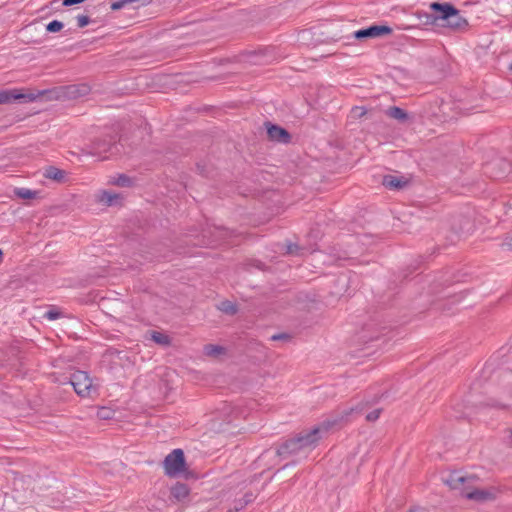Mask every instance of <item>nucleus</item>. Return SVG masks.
Wrapping results in <instances>:
<instances>
[{
    "label": "nucleus",
    "instance_id": "nucleus-1",
    "mask_svg": "<svg viewBox=\"0 0 512 512\" xmlns=\"http://www.w3.org/2000/svg\"><path fill=\"white\" fill-rule=\"evenodd\" d=\"M362 411L363 407L356 406L337 412L310 431H302L297 436L285 441L277 449V454L279 456H286L311 451L320 440L321 432L328 431L330 428L339 425L341 422L347 420L353 413L361 414Z\"/></svg>",
    "mask_w": 512,
    "mask_h": 512
},
{
    "label": "nucleus",
    "instance_id": "nucleus-2",
    "mask_svg": "<svg viewBox=\"0 0 512 512\" xmlns=\"http://www.w3.org/2000/svg\"><path fill=\"white\" fill-rule=\"evenodd\" d=\"M474 481L475 478L473 476L465 477L458 472L451 473L445 479V483L451 489H460L463 486L462 494L469 500L482 503L494 499L495 495L490 490L471 488L470 484Z\"/></svg>",
    "mask_w": 512,
    "mask_h": 512
},
{
    "label": "nucleus",
    "instance_id": "nucleus-3",
    "mask_svg": "<svg viewBox=\"0 0 512 512\" xmlns=\"http://www.w3.org/2000/svg\"><path fill=\"white\" fill-rule=\"evenodd\" d=\"M430 8L431 10L440 13V15L432 20V15L425 14L427 23L434 22L436 19H441L446 22V26L453 29H461L468 25L466 19L460 15L459 10L450 3L433 2L430 4Z\"/></svg>",
    "mask_w": 512,
    "mask_h": 512
},
{
    "label": "nucleus",
    "instance_id": "nucleus-4",
    "mask_svg": "<svg viewBox=\"0 0 512 512\" xmlns=\"http://www.w3.org/2000/svg\"><path fill=\"white\" fill-rule=\"evenodd\" d=\"M84 151L88 155L96 156L100 160H104L118 153L119 150L115 138L112 136H106L104 138L94 140L84 149Z\"/></svg>",
    "mask_w": 512,
    "mask_h": 512
},
{
    "label": "nucleus",
    "instance_id": "nucleus-5",
    "mask_svg": "<svg viewBox=\"0 0 512 512\" xmlns=\"http://www.w3.org/2000/svg\"><path fill=\"white\" fill-rule=\"evenodd\" d=\"M230 234L231 232L224 227L208 226L203 229L201 238L192 241V244L197 246H215L227 239Z\"/></svg>",
    "mask_w": 512,
    "mask_h": 512
},
{
    "label": "nucleus",
    "instance_id": "nucleus-6",
    "mask_svg": "<svg viewBox=\"0 0 512 512\" xmlns=\"http://www.w3.org/2000/svg\"><path fill=\"white\" fill-rule=\"evenodd\" d=\"M163 466L165 473L168 476H175L181 473L185 468L183 451L181 449H174L165 457Z\"/></svg>",
    "mask_w": 512,
    "mask_h": 512
},
{
    "label": "nucleus",
    "instance_id": "nucleus-7",
    "mask_svg": "<svg viewBox=\"0 0 512 512\" xmlns=\"http://www.w3.org/2000/svg\"><path fill=\"white\" fill-rule=\"evenodd\" d=\"M74 391L81 397L89 396L92 389V380L89 375L84 371H75L68 382Z\"/></svg>",
    "mask_w": 512,
    "mask_h": 512
},
{
    "label": "nucleus",
    "instance_id": "nucleus-8",
    "mask_svg": "<svg viewBox=\"0 0 512 512\" xmlns=\"http://www.w3.org/2000/svg\"><path fill=\"white\" fill-rule=\"evenodd\" d=\"M392 33V29L385 25H372L365 29H360L354 33L356 39L363 40L367 38H376L382 35Z\"/></svg>",
    "mask_w": 512,
    "mask_h": 512
},
{
    "label": "nucleus",
    "instance_id": "nucleus-9",
    "mask_svg": "<svg viewBox=\"0 0 512 512\" xmlns=\"http://www.w3.org/2000/svg\"><path fill=\"white\" fill-rule=\"evenodd\" d=\"M409 181L404 176L385 175L382 180L384 187L390 190H401L408 185Z\"/></svg>",
    "mask_w": 512,
    "mask_h": 512
},
{
    "label": "nucleus",
    "instance_id": "nucleus-10",
    "mask_svg": "<svg viewBox=\"0 0 512 512\" xmlns=\"http://www.w3.org/2000/svg\"><path fill=\"white\" fill-rule=\"evenodd\" d=\"M268 137L280 143H288L290 141V134L284 128L277 125H270L267 128Z\"/></svg>",
    "mask_w": 512,
    "mask_h": 512
},
{
    "label": "nucleus",
    "instance_id": "nucleus-11",
    "mask_svg": "<svg viewBox=\"0 0 512 512\" xmlns=\"http://www.w3.org/2000/svg\"><path fill=\"white\" fill-rule=\"evenodd\" d=\"M96 200L106 206H116L121 204V196L120 194L111 192V191H100L96 195Z\"/></svg>",
    "mask_w": 512,
    "mask_h": 512
},
{
    "label": "nucleus",
    "instance_id": "nucleus-12",
    "mask_svg": "<svg viewBox=\"0 0 512 512\" xmlns=\"http://www.w3.org/2000/svg\"><path fill=\"white\" fill-rule=\"evenodd\" d=\"M90 92L87 84L70 85L65 88V95L70 99L86 96Z\"/></svg>",
    "mask_w": 512,
    "mask_h": 512
},
{
    "label": "nucleus",
    "instance_id": "nucleus-13",
    "mask_svg": "<svg viewBox=\"0 0 512 512\" xmlns=\"http://www.w3.org/2000/svg\"><path fill=\"white\" fill-rule=\"evenodd\" d=\"M385 114L388 117L395 119L402 124L408 123L411 118L410 115L405 110H403L402 108L397 107V106L389 107L385 111Z\"/></svg>",
    "mask_w": 512,
    "mask_h": 512
},
{
    "label": "nucleus",
    "instance_id": "nucleus-14",
    "mask_svg": "<svg viewBox=\"0 0 512 512\" xmlns=\"http://www.w3.org/2000/svg\"><path fill=\"white\" fill-rule=\"evenodd\" d=\"M43 176L57 183H63L66 179V172L54 166H49L45 168Z\"/></svg>",
    "mask_w": 512,
    "mask_h": 512
},
{
    "label": "nucleus",
    "instance_id": "nucleus-15",
    "mask_svg": "<svg viewBox=\"0 0 512 512\" xmlns=\"http://www.w3.org/2000/svg\"><path fill=\"white\" fill-rule=\"evenodd\" d=\"M44 92H39L38 94H24L20 92L17 89L11 90V101H24V102H33L35 101L39 96L43 95Z\"/></svg>",
    "mask_w": 512,
    "mask_h": 512
},
{
    "label": "nucleus",
    "instance_id": "nucleus-16",
    "mask_svg": "<svg viewBox=\"0 0 512 512\" xmlns=\"http://www.w3.org/2000/svg\"><path fill=\"white\" fill-rule=\"evenodd\" d=\"M171 495L177 501H183L189 495V488L186 484L178 482L171 488Z\"/></svg>",
    "mask_w": 512,
    "mask_h": 512
},
{
    "label": "nucleus",
    "instance_id": "nucleus-17",
    "mask_svg": "<svg viewBox=\"0 0 512 512\" xmlns=\"http://www.w3.org/2000/svg\"><path fill=\"white\" fill-rule=\"evenodd\" d=\"M216 307L222 313L230 316L235 315L238 312V306L229 300L221 301Z\"/></svg>",
    "mask_w": 512,
    "mask_h": 512
},
{
    "label": "nucleus",
    "instance_id": "nucleus-18",
    "mask_svg": "<svg viewBox=\"0 0 512 512\" xmlns=\"http://www.w3.org/2000/svg\"><path fill=\"white\" fill-rule=\"evenodd\" d=\"M300 247L297 244L285 243L278 244L277 248L274 250V253L278 254H295L300 252Z\"/></svg>",
    "mask_w": 512,
    "mask_h": 512
},
{
    "label": "nucleus",
    "instance_id": "nucleus-19",
    "mask_svg": "<svg viewBox=\"0 0 512 512\" xmlns=\"http://www.w3.org/2000/svg\"><path fill=\"white\" fill-rule=\"evenodd\" d=\"M151 339L161 346H169L171 343V339L168 335L158 331L151 332Z\"/></svg>",
    "mask_w": 512,
    "mask_h": 512
},
{
    "label": "nucleus",
    "instance_id": "nucleus-20",
    "mask_svg": "<svg viewBox=\"0 0 512 512\" xmlns=\"http://www.w3.org/2000/svg\"><path fill=\"white\" fill-rule=\"evenodd\" d=\"M224 348L219 345L207 344L204 346V354L206 356L217 357L224 353Z\"/></svg>",
    "mask_w": 512,
    "mask_h": 512
},
{
    "label": "nucleus",
    "instance_id": "nucleus-21",
    "mask_svg": "<svg viewBox=\"0 0 512 512\" xmlns=\"http://www.w3.org/2000/svg\"><path fill=\"white\" fill-rule=\"evenodd\" d=\"M110 183L119 187H130L133 184V180L127 175L121 174L110 180Z\"/></svg>",
    "mask_w": 512,
    "mask_h": 512
},
{
    "label": "nucleus",
    "instance_id": "nucleus-22",
    "mask_svg": "<svg viewBox=\"0 0 512 512\" xmlns=\"http://www.w3.org/2000/svg\"><path fill=\"white\" fill-rule=\"evenodd\" d=\"M14 194L21 199H33V198H35L37 192L32 191L28 188L21 187V188H16L14 190Z\"/></svg>",
    "mask_w": 512,
    "mask_h": 512
},
{
    "label": "nucleus",
    "instance_id": "nucleus-23",
    "mask_svg": "<svg viewBox=\"0 0 512 512\" xmlns=\"http://www.w3.org/2000/svg\"><path fill=\"white\" fill-rule=\"evenodd\" d=\"M97 416L103 420L112 419L114 416V411L107 407H101L97 411Z\"/></svg>",
    "mask_w": 512,
    "mask_h": 512
},
{
    "label": "nucleus",
    "instance_id": "nucleus-24",
    "mask_svg": "<svg viewBox=\"0 0 512 512\" xmlns=\"http://www.w3.org/2000/svg\"><path fill=\"white\" fill-rule=\"evenodd\" d=\"M62 316V313L57 309H50L46 311L43 315V317L49 321H54L59 319Z\"/></svg>",
    "mask_w": 512,
    "mask_h": 512
},
{
    "label": "nucleus",
    "instance_id": "nucleus-25",
    "mask_svg": "<svg viewBox=\"0 0 512 512\" xmlns=\"http://www.w3.org/2000/svg\"><path fill=\"white\" fill-rule=\"evenodd\" d=\"M63 28V23L58 20H53L46 26V30L51 33H56Z\"/></svg>",
    "mask_w": 512,
    "mask_h": 512
},
{
    "label": "nucleus",
    "instance_id": "nucleus-26",
    "mask_svg": "<svg viewBox=\"0 0 512 512\" xmlns=\"http://www.w3.org/2000/svg\"><path fill=\"white\" fill-rule=\"evenodd\" d=\"M471 227H472V224L470 223V221L468 219H464L463 224L456 231V234H458V235L466 234L470 231Z\"/></svg>",
    "mask_w": 512,
    "mask_h": 512
},
{
    "label": "nucleus",
    "instance_id": "nucleus-27",
    "mask_svg": "<svg viewBox=\"0 0 512 512\" xmlns=\"http://www.w3.org/2000/svg\"><path fill=\"white\" fill-rule=\"evenodd\" d=\"M76 20L79 28H84L91 22L90 18L87 15H78L76 17Z\"/></svg>",
    "mask_w": 512,
    "mask_h": 512
},
{
    "label": "nucleus",
    "instance_id": "nucleus-28",
    "mask_svg": "<svg viewBox=\"0 0 512 512\" xmlns=\"http://www.w3.org/2000/svg\"><path fill=\"white\" fill-rule=\"evenodd\" d=\"M11 90L0 92V104L11 103Z\"/></svg>",
    "mask_w": 512,
    "mask_h": 512
},
{
    "label": "nucleus",
    "instance_id": "nucleus-29",
    "mask_svg": "<svg viewBox=\"0 0 512 512\" xmlns=\"http://www.w3.org/2000/svg\"><path fill=\"white\" fill-rule=\"evenodd\" d=\"M131 1L130 0H120V1H116V2H113L111 4V9L112 10H119L121 8H123L124 6H126L127 4H130Z\"/></svg>",
    "mask_w": 512,
    "mask_h": 512
},
{
    "label": "nucleus",
    "instance_id": "nucleus-30",
    "mask_svg": "<svg viewBox=\"0 0 512 512\" xmlns=\"http://www.w3.org/2000/svg\"><path fill=\"white\" fill-rule=\"evenodd\" d=\"M380 413H381V409H375V410L371 411L370 413H368L366 415L367 421L372 422V421L377 420L380 416Z\"/></svg>",
    "mask_w": 512,
    "mask_h": 512
},
{
    "label": "nucleus",
    "instance_id": "nucleus-31",
    "mask_svg": "<svg viewBox=\"0 0 512 512\" xmlns=\"http://www.w3.org/2000/svg\"><path fill=\"white\" fill-rule=\"evenodd\" d=\"M241 500H243L244 505H248L255 500V496L252 492L246 493Z\"/></svg>",
    "mask_w": 512,
    "mask_h": 512
},
{
    "label": "nucleus",
    "instance_id": "nucleus-32",
    "mask_svg": "<svg viewBox=\"0 0 512 512\" xmlns=\"http://www.w3.org/2000/svg\"><path fill=\"white\" fill-rule=\"evenodd\" d=\"M502 246L505 248V251L512 252V237H507L503 241Z\"/></svg>",
    "mask_w": 512,
    "mask_h": 512
},
{
    "label": "nucleus",
    "instance_id": "nucleus-33",
    "mask_svg": "<svg viewBox=\"0 0 512 512\" xmlns=\"http://www.w3.org/2000/svg\"><path fill=\"white\" fill-rule=\"evenodd\" d=\"M247 505H244L243 503V500L241 499H238L234 502V505H233V509L237 512L241 511L242 509H244Z\"/></svg>",
    "mask_w": 512,
    "mask_h": 512
},
{
    "label": "nucleus",
    "instance_id": "nucleus-34",
    "mask_svg": "<svg viewBox=\"0 0 512 512\" xmlns=\"http://www.w3.org/2000/svg\"><path fill=\"white\" fill-rule=\"evenodd\" d=\"M290 336L286 333H280V334H275V335H272L271 336V340L273 341H276V340H287L289 339Z\"/></svg>",
    "mask_w": 512,
    "mask_h": 512
},
{
    "label": "nucleus",
    "instance_id": "nucleus-35",
    "mask_svg": "<svg viewBox=\"0 0 512 512\" xmlns=\"http://www.w3.org/2000/svg\"><path fill=\"white\" fill-rule=\"evenodd\" d=\"M84 1L85 0H63L62 4L64 6H72V5L80 4Z\"/></svg>",
    "mask_w": 512,
    "mask_h": 512
},
{
    "label": "nucleus",
    "instance_id": "nucleus-36",
    "mask_svg": "<svg viewBox=\"0 0 512 512\" xmlns=\"http://www.w3.org/2000/svg\"><path fill=\"white\" fill-rule=\"evenodd\" d=\"M130 1H131V3H134V2L138 3V7L139 6H146V5H148L149 3L152 2V0H130Z\"/></svg>",
    "mask_w": 512,
    "mask_h": 512
},
{
    "label": "nucleus",
    "instance_id": "nucleus-37",
    "mask_svg": "<svg viewBox=\"0 0 512 512\" xmlns=\"http://www.w3.org/2000/svg\"><path fill=\"white\" fill-rule=\"evenodd\" d=\"M366 252H367V253H377V251H375V250H373V249H368Z\"/></svg>",
    "mask_w": 512,
    "mask_h": 512
},
{
    "label": "nucleus",
    "instance_id": "nucleus-38",
    "mask_svg": "<svg viewBox=\"0 0 512 512\" xmlns=\"http://www.w3.org/2000/svg\"><path fill=\"white\" fill-rule=\"evenodd\" d=\"M227 512H237L235 511L233 508H231L230 510H228Z\"/></svg>",
    "mask_w": 512,
    "mask_h": 512
},
{
    "label": "nucleus",
    "instance_id": "nucleus-39",
    "mask_svg": "<svg viewBox=\"0 0 512 512\" xmlns=\"http://www.w3.org/2000/svg\"><path fill=\"white\" fill-rule=\"evenodd\" d=\"M374 338H377V335L370 337L371 340L374 339Z\"/></svg>",
    "mask_w": 512,
    "mask_h": 512
},
{
    "label": "nucleus",
    "instance_id": "nucleus-40",
    "mask_svg": "<svg viewBox=\"0 0 512 512\" xmlns=\"http://www.w3.org/2000/svg\"><path fill=\"white\" fill-rule=\"evenodd\" d=\"M2 255H3V251L0 249V256H2Z\"/></svg>",
    "mask_w": 512,
    "mask_h": 512
}]
</instances>
